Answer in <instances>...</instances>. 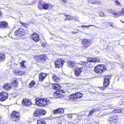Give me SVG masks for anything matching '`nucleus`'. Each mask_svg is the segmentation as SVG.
<instances>
[{
    "label": "nucleus",
    "instance_id": "obj_1",
    "mask_svg": "<svg viewBox=\"0 0 124 124\" xmlns=\"http://www.w3.org/2000/svg\"><path fill=\"white\" fill-rule=\"evenodd\" d=\"M20 117L19 113L16 111H13L11 115L10 118L13 121L18 122Z\"/></svg>",
    "mask_w": 124,
    "mask_h": 124
},
{
    "label": "nucleus",
    "instance_id": "obj_2",
    "mask_svg": "<svg viewBox=\"0 0 124 124\" xmlns=\"http://www.w3.org/2000/svg\"><path fill=\"white\" fill-rule=\"evenodd\" d=\"M25 30L22 28H20L14 32V35L17 37H20L24 35L25 34Z\"/></svg>",
    "mask_w": 124,
    "mask_h": 124
},
{
    "label": "nucleus",
    "instance_id": "obj_3",
    "mask_svg": "<svg viewBox=\"0 0 124 124\" xmlns=\"http://www.w3.org/2000/svg\"><path fill=\"white\" fill-rule=\"evenodd\" d=\"M47 59V57L46 55H40L37 57V62L41 63H45Z\"/></svg>",
    "mask_w": 124,
    "mask_h": 124
},
{
    "label": "nucleus",
    "instance_id": "obj_4",
    "mask_svg": "<svg viewBox=\"0 0 124 124\" xmlns=\"http://www.w3.org/2000/svg\"><path fill=\"white\" fill-rule=\"evenodd\" d=\"M38 6L39 9L40 10L43 9L46 10L49 8L48 4H44V2L41 0H39Z\"/></svg>",
    "mask_w": 124,
    "mask_h": 124
},
{
    "label": "nucleus",
    "instance_id": "obj_5",
    "mask_svg": "<svg viewBox=\"0 0 124 124\" xmlns=\"http://www.w3.org/2000/svg\"><path fill=\"white\" fill-rule=\"evenodd\" d=\"M46 111L44 109H38L35 111L33 115L35 116L38 117L46 114Z\"/></svg>",
    "mask_w": 124,
    "mask_h": 124
},
{
    "label": "nucleus",
    "instance_id": "obj_6",
    "mask_svg": "<svg viewBox=\"0 0 124 124\" xmlns=\"http://www.w3.org/2000/svg\"><path fill=\"white\" fill-rule=\"evenodd\" d=\"M65 61L64 60L58 59L55 62V64L56 68H59L62 67Z\"/></svg>",
    "mask_w": 124,
    "mask_h": 124
},
{
    "label": "nucleus",
    "instance_id": "obj_7",
    "mask_svg": "<svg viewBox=\"0 0 124 124\" xmlns=\"http://www.w3.org/2000/svg\"><path fill=\"white\" fill-rule=\"evenodd\" d=\"M111 77V75H108L106 76L104 78L103 86L107 87L109 85L110 83L109 80Z\"/></svg>",
    "mask_w": 124,
    "mask_h": 124
},
{
    "label": "nucleus",
    "instance_id": "obj_8",
    "mask_svg": "<svg viewBox=\"0 0 124 124\" xmlns=\"http://www.w3.org/2000/svg\"><path fill=\"white\" fill-rule=\"evenodd\" d=\"M82 43L83 45H85V49H86L91 44V41L90 39H85L82 40Z\"/></svg>",
    "mask_w": 124,
    "mask_h": 124
},
{
    "label": "nucleus",
    "instance_id": "obj_9",
    "mask_svg": "<svg viewBox=\"0 0 124 124\" xmlns=\"http://www.w3.org/2000/svg\"><path fill=\"white\" fill-rule=\"evenodd\" d=\"M8 94L4 92L0 93V100L3 101L6 100L8 98Z\"/></svg>",
    "mask_w": 124,
    "mask_h": 124
},
{
    "label": "nucleus",
    "instance_id": "obj_10",
    "mask_svg": "<svg viewBox=\"0 0 124 124\" xmlns=\"http://www.w3.org/2000/svg\"><path fill=\"white\" fill-rule=\"evenodd\" d=\"M83 70V68L82 67L79 68L77 67L76 69L74 71L75 76L77 77H79L80 75L81 74V72Z\"/></svg>",
    "mask_w": 124,
    "mask_h": 124
},
{
    "label": "nucleus",
    "instance_id": "obj_11",
    "mask_svg": "<svg viewBox=\"0 0 124 124\" xmlns=\"http://www.w3.org/2000/svg\"><path fill=\"white\" fill-rule=\"evenodd\" d=\"M118 119L117 116L113 115H111L110 116L108 121L110 122V123H112V122H118Z\"/></svg>",
    "mask_w": 124,
    "mask_h": 124
},
{
    "label": "nucleus",
    "instance_id": "obj_12",
    "mask_svg": "<svg viewBox=\"0 0 124 124\" xmlns=\"http://www.w3.org/2000/svg\"><path fill=\"white\" fill-rule=\"evenodd\" d=\"M22 104L23 105L28 106L31 105L32 103L30 100L25 99H23L22 101Z\"/></svg>",
    "mask_w": 124,
    "mask_h": 124
},
{
    "label": "nucleus",
    "instance_id": "obj_13",
    "mask_svg": "<svg viewBox=\"0 0 124 124\" xmlns=\"http://www.w3.org/2000/svg\"><path fill=\"white\" fill-rule=\"evenodd\" d=\"M31 37L32 39L36 42H38L39 40V36L35 33L32 34Z\"/></svg>",
    "mask_w": 124,
    "mask_h": 124
},
{
    "label": "nucleus",
    "instance_id": "obj_14",
    "mask_svg": "<svg viewBox=\"0 0 124 124\" xmlns=\"http://www.w3.org/2000/svg\"><path fill=\"white\" fill-rule=\"evenodd\" d=\"M53 94L54 96H56L55 97L56 98H62L65 96V95L63 94L62 93H60L59 91H56Z\"/></svg>",
    "mask_w": 124,
    "mask_h": 124
},
{
    "label": "nucleus",
    "instance_id": "obj_15",
    "mask_svg": "<svg viewBox=\"0 0 124 124\" xmlns=\"http://www.w3.org/2000/svg\"><path fill=\"white\" fill-rule=\"evenodd\" d=\"M8 24L7 22L5 21L0 22V28H8Z\"/></svg>",
    "mask_w": 124,
    "mask_h": 124
},
{
    "label": "nucleus",
    "instance_id": "obj_16",
    "mask_svg": "<svg viewBox=\"0 0 124 124\" xmlns=\"http://www.w3.org/2000/svg\"><path fill=\"white\" fill-rule=\"evenodd\" d=\"M36 103L38 106H43V99H42L39 98H37L35 99Z\"/></svg>",
    "mask_w": 124,
    "mask_h": 124
},
{
    "label": "nucleus",
    "instance_id": "obj_17",
    "mask_svg": "<svg viewBox=\"0 0 124 124\" xmlns=\"http://www.w3.org/2000/svg\"><path fill=\"white\" fill-rule=\"evenodd\" d=\"M64 112L63 109L62 108H58V109L54 110L53 113L54 114H58L59 113H62Z\"/></svg>",
    "mask_w": 124,
    "mask_h": 124
},
{
    "label": "nucleus",
    "instance_id": "obj_18",
    "mask_svg": "<svg viewBox=\"0 0 124 124\" xmlns=\"http://www.w3.org/2000/svg\"><path fill=\"white\" fill-rule=\"evenodd\" d=\"M87 59L88 62H99L100 61V60L99 59L95 58H92L90 57L88 58Z\"/></svg>",
    "mask_w": 124,
    "mask_h": 124
},
{
    "label": "nucleus",
    "instance_id": "obj_19",
    "mask_svg": "<svg viewBox=\"0 0 124 124\" xmlns=\"http://www.w3.org/2000/svg\"><path fill=\"white\" fill-rule=\"evenodd\" d=\"M46 76V74L42 73H40L39 75V80L40 81H43Z\"/></svg>",
    "mask_w": 124,
    "mask_h": 124
},
{
    "label": "nucleus",
    "instance_id": "obj_20",
    "mask_svg": "<svg viewBox=\"0 0 124 124\" xmlns=\"http://www.w3.org/2000/svg\"><path fill=\"white\" fill-rule=\"evenodd\" d=\"M98 67H100L99 70L101 72V73L102 72H104L106 70V68L105 65L103 64L101 65H98Z\"/></svg>",
    "mask_w": 124,
    "mask_h": 124
},
{
    "label": "nucleus",
    "instance_id": "obj_21",
    "mask_svg": "<svg viewBox=\"0 0 124 124\" xmlns=\"http://www.w3.org/2000/svg\"><path fill=\"white\" fill-rule=\"evenodd\" d=\"M11 87L10 85L8 83L5 84L3 86V88L7 91L10 90L11 88Z\"/></svg>",
    "mask_w": 124,
    "mask_h": 124
},
{
    "label": "nucleus",
    "instance_id": "obj_22",
    "mask_svg": "<svg viewBox=\"0 0 124 124\" xmlns=\"http://www.w3.org/2000/svg\"><path fill=\"white\" fill-rule=\"evenodd\" d=\"M88 1L90 3L96 5L100 4L101 3L100 1L96 0H89Z\"/></svg>",
    "mask_w": 124,
    "mask_h": 124
},
{
    "label": "nucleus",
    "instance_id": "obj_23",
    "mask_svg": "<svg viewBox=\"0 0 124 124\" xmlns=\"http://www.w3.org/2000/svg\"><path fill=\"white\" fill-rule=\"evenodd\" d=\"M43 106H45L46 105L49 104L50 102V101L48 100H47L45 99H43Z\"/></svg>",
    "mask_w": 124,
    "mask_h": 124
},
{
    "label": "nucleus",
    "instance_id": "obj_24",
    "mask_svg": "<svg viewBox=\"0 0 124 124\" xmlns=\"http://www.w3.org/2000/svg\"><path fill=\"white\" fill-rule=\"evenodd\" d=\"M61 88V86L58 84H55L53 85L52 88L56 90H58Z\"/></svg>",
    "mask_w": 124,
    "mask_h": 124
},
{
    "label": "nucleus",
    "instance_id": "obj_25",
    "mask_svg": "<svg viewBox=\"0 0 124 124\" xmlns=\"http://www.w3.org/2000/svg\"><path fill=\"white\" fill-rule=\"evenodd\" d=\"M75 64V63L71 61H70L68 62V66L70 67H73Z\"/></svg>",
    "mask_w": 124,
    "mask_h": 124
},
{
    "label": "nucleus",
    "instance_id": "obj_26",
    "mask_svg": "<svg viewBox=\"0 0 124 124\" xmlns=\"http://www.w3.org/2000/svg\"><path fill=\"white\" fill-rule=\"evenodd\" d=\"M5 59V55L4 54H0V62L4 61Z\"/></svg>",
    "mask_w": 124,
    "mask_h": 124
},
{
    "label": "nucleus",
    "instance_id": "obj_27",
    "mask_svg": "<svg viewBox=\"0 0 124 124\" xmlns=\"http://www.w3.org/2000/svg\"><path fill=\"white\" fill-rule=\"evenodd\" d=\"M96 111V110H95V108H93V109H92V110H91L89 112V114L87 115V116H91L92 115V114H93L94 112H95ZM86 113H85V115H87L86 114Z\"/></svg>",
    "mask_w": 124,
    "mask_h": 124
},
{
    "label": "nucleus",
    "instance_id": "obj_28",
    "mask_svg": "<svg viewBox=\"0 0 124 124\" xmlns=\"http://www.w3.org/2000/svg\"><path fill=\"white\" fill-rule=\"evenodd\" d=\"M99 68L100 67H98V66H97L95 68L94 71L96 73H98L99 74H101V72L100 71V70H99Z\"/></svg>",
    "mask_w": 124,
    "mask_h": 124
},
{
    "label": "nucleus",
    "instance_id": "obj_29",
    "mask_svg": "<svg viewBox=\"0 0 124 124\" xmlns=\"http://www.w3.org/2000/svg\"><path fill=\"white\" fill-rule=\"evenodd\" d=\"M75 94L76 95V97H77V99H79L82 97L83 96L82 94L80 93H77Z\"/></svg>",
    "mask_w": 124,
    "mask_h": 124
},
{
    "label": "nucleus",
    "instance_id": "obj_30",
    "mask_svg": "<svg viewBox=\"0 0 124 124\" xmlns=\"http://www.w3.org/2000/svg\"><path fill=\"white\" fill-rule=\"evenodd\" d=\"M12 84L13 86L14 87L16 88L18 86L17 81L16 80H14L12 82Z\"/></svg>",
    "mask_w": 124,
    "mask_h": 124
},
{
    "label": "nucleus",
    "instance_id": "obj_31",
    "mask_svg": "<svg viewBox=\"0 0 124 124\" xmlns=\"http://www.w3.org/2000/svg\"><path fill=\"white\" fill-rule=\"evenodd\" d=\"M37 124H46V123L44 120H39L37 121Z\"/></svg>",
    "mask_w": 124,
    "mask_h": 124
},
{
    "label": "nucleus",
    "instance_id": "obj_32",
    "mask_svg": "<svg viewBox=\"0 0 124 124\" xmlns=\"http://www.w3.org/2000/svg\"><path fill=\"white\" fill-rule=\"evenodd\" d=\"M76 97L75 94H74L71 95L69 96V98L70 100H74L77 99V97Z\"/></svg>",
    "mask_w": 124,
    "mask_h": 124
},
{
    "label": "nucleus",
    "instance_id": "obj_33",
    "mask_svg": "<svg viewBox=\"0 0 124 124\" xmlns=\"http://www.w3.org/2000/svg\"><path fill=\"white\" fill-rule=\"evenodd\" d=\"M121 13H120L119 12H117L116 13L115 12V14H114L113 16V17H116L118 18V17L120 16L121 15Z\"/></svg>",
    "mask_w": 124,
    "mask_h": 124
},
{
    "label": "nucleus",
    "instance_id": "obj_34",
    "mask_svg": "<svg viewBox=\"0 0 124 124\" xmlns=\"http://www.w3.org/2000/svg\"><path fill=\"white\" fill-rule=\"evenodd\" d=\"M98 14H99V16H103L104 17H105L106 16V14L102 12L101 11L99 12H98Z\"/></svg>",
    "mask_w": 124,
    "mask_h": 124
},
{
    "label": "nucleus",
    "instance_id": "obj_35",
    "mask_svg": "<svg viewBox=\"0 0 124 124\" xmlns=\"http://www.w3.org/2000/svg\"><path fill=\"white\" fill-rule=\"evenodd\" d=\"M35 82L33 81H32L31 83L29 85V87L30 88H31L32 87L34 86L35 84Z\"/></svg>",
    "mask_w": 124,
    "mask_h": 124
},
{
    "label": "nucleus",
    "instance_id": "obj_36",
    "mask_svg": "<svg viewBox=\"0 0 124 124\" xmlns=\"http://www.w3.org/2000/svg\"><path fill=\"white\" fill-rule=\"evenodd\" d=\"M107 11L108 13L110 14H112L113 15L114 14H115V11L111 9H108L107 10Z\"/></svg>",
    "mask_w": 124,
    "mask_h": 124
},
{
    "label": "nucleus",
    "instance_id": "obj_37",
    "mask_svg": "<svg viewBox=\"0 0 124 124\" xmlns=\"http://www.w3.org/2000/svg\"><path fill=\"white\" fill-rule=\"evenodd\" d=\"M121 111V110L119 109H115L114 110L113 113H119Z\"/></svg>",
    "mask_w": 124,
    "mask_h": 124
},
{
    "label": "nucleus",
    "instance_id": "obj_38",
    "mask_svg": "<svg viewBox=\"0 0 124 124\" xmlns=\"http://www.w3.org/2000/svg\"><path fill=\"white\" fill-rule=\"evenodd\" d=\"M65 17H66L67 18V19H69V20H70L72 19H74L73 18H72V17L71 16H69L66 15H65Z\"/></svg>",
    "mask_w": 124,
    "mask_h": 124
},
{
    "label": "nucleus",
    "instance_id": "obj_39",
    "mask_svg": "<svg viewBox=\"0 0 124 124\" xmlns=\"http://www.w3.org/2000/svg\"><path fill=\"white\" fill-rule=\"evenodd\" d=\"M25 62L24 61H22L20 63L21 67L23 66L24 67H25V66L24 65V63Z\"/></svg>",
    "mask_w": 124,
    "mask_h": 124
},
{
    "label": "nucleus",
    "instance_id": "obj_40",
    "mask_svg": "<svg viewBox=\"0 0 124 124\" xmlns=\"http://www.w3.org/2000/svg\"><path fill=\"white\" fill-rule=\"evenodd\" d=\"M115 4L119 6H121L120 3L117 0H116L115 1Z\"/></svg>",
    "mask_w": 124,
    "mask_h": 124
},
{
    "label": "nucleus",
    "instance_id": "obj_41",
    "mask_svg": "<svg viewBox=\"0 0 124 124\" xmlns=\"http://www.w3.org/2000/svg\"><path fill=\"white\" fill-rule=\"evenodd\" d=\"M53 79L56 82L58 80L56 77L55 76H54L53 77Z\"/></svg>",
    "mask_w": 124,
    "mask_h": 124
},
{
    "label": "nucleus",
    "instance_id": "obj_42",
    "mask_svg": "<svg viewBox=\"0 0 124 124\" xmlns=\"http://www.w3.org/2000/svg\"><path fill=\"white\" fill-rule=\"evenodd\" d=\"M20 23L22 25H23L25 27H26L27 26V24L25 23H22L21 22H20Z\"/></svg>",
    "mask_w": 124,
    "mask_h": 124
},
{
    "label": "nucleus",
    "instance_id": "obj_43",
    "mask_svg": "<svg viewBox=\"0 0 124 124\" xmlns=\"http://www.w3.org/2000/svg\"><path fill=\"white\" fill-rule=\"evenodd\" d=\"M119 12L120 13H121V15H122V14H124V8H122L121 11Z\"/></svg>",
    "mask_w": 124,
    "mask_h": 124
},
{
    "label": "nucleus",
    "instance_id": "obj_44",
    "mask_svg": "<svg viewBox=\"0 0 124 124\" xmlns=\"http://www.w3.org/2000/svg\"><path fill=\"white\" fill-rule=\"evenodd\" d=\"M72 114H69L68 115L67 117L70 118H72Z\"/></svg>",
    "mask_w": 124,
    "mask_h": 124
},
{
    "label": "nucleus",
    "instance_id": "obj_45",
    "mask_svg": "<svg viewBox=\"0 0 124 124\" xmlns=\"http://www.w3.org/2000/svg\"><path fill=\"white\" fill-rule=\"evenodd\" d=\"M48 4L49 5V8H51L53 7L54 6L53 5L50 4Z\"/></svg>",
    "mask_w": 124,
    "mask_h": 124
},
{
    "label": "nucleus",
    "instance_id": "obj_46",
    "mask_svg": "<svg viewBox=\"0 0 124 124\" xmlns=\"http://www.w3.org/2000/svg\"><path fill=\"white\" fill-rule=\"evenodd\" d=\"M92 26L96 27L94 25H87L86 27L88 28V27H90Z\"/></svg>",
    "mask_w": 124,
    "mask_h": 124
},
{
    "label": "nucleus",
    "instance_id": "obj_47",
    "mask_svg": "<svg viewBox=\"0 0 124 124\" xmlns=\"http://www.w3.org/2000/svg\"><path fill=\"white\" fill-rule=\"evenodd\" d=\"M87 62H83L81 64H83V65H85V64H87Z\"/></svg>",
    "mask_w": 124,
    "mask_h": 124
},
{
    "label": "nucleus",
    "instance_id": "obj_48",
    "mask_svg": "<svg viewBox=\"0 0 124 124\" xmlns=\"http://www.w3.org/2000/svg\"><path fill=\"white\" fill-rule=\"evenodd\" d=\"M61 1L63 2V3H66L67 1V0H61Z\"/></svg>",
    "mask_w": 124,
    "mask_h": 124
},
{
    "label": "nucleus",
    "instance_id": "obj_49",
    "mask_svg": "<svg viewBox=\"0 0 124 124\" xmlns=\"http://www.w3.org/2000/svg\"><path fill=\"white\" fill-rule=\"evenodd\" d=\"M121 68L122 69L124 70V64L123 65H121Z\"/></svg>",
    "mask_w": 124,
    "mask_h": 124
},
{
    "label": "nucleus",
    "instance_id": "obj_50",
    "mask_svg": "<svg viewBox=\"0 0 124 124\" xmlns=\"http://www.w3.org/2000/svg\"><path fill=\"white\" fill-rule=\"evenodd\" d=\"M20 72L19 71H17V72H16V73H18V75H20Z\"/></svg>",
    "mask_w": 124,
    "mask_h": 124
},
{
    "label": "nucleus",
    "instance_id": "obj_51",
    "mask_svg": "<svg viewBox=\"0 0 124 124\" xmlns=\"http://www.w3.org/2000/svg\"><path fill=\"white\" fill-rule=\"evenodd\" d=\"M112 26L113 27V28H115V29H116V28H117L116 26Z\"/></svg>",
    "mask_w": 124,
    "mask_h": 124
},
{
    "label": "nucleus",
    "instance_id": "obj_52",
    "mask_svg": "<svg viewBox=\"0 0 124 124\" xmlns=\"http://www.w3.org/2000/svg\"><path fill=\"white\" fill-rule=\"evenodd\" d=\"M2 13L0 11V17L2 15Z\"/></svg>",
    "mask_w": 124,
    "mask_h": 124
},
{
    "label": "nucleus",
    "instance_id": "obj_53",
    "mask_svg": "<svg viewBox=\"0 0 124 124\" xmlns=\"http://www.w3.org/2000/svg\"><path fill=\"white\" fill-rule=\"evenodd\" d=\"M84 26H85V25H82L81 26V27H82L85 28Z\"/></svg>",
    "mask_w": 124,
    "mask_h": 124
},
{
    "label": "nucleus",
    "instance_id": "obj_54",
    "mask_svg": "<svg viewBox=\"0 0 124 124\" xmlns=\"http://www.w3.org/2000/svg\"><path fill=\"white\" fill-rule=\"evenodd\" d=\"M31 5V4H30L29 3H28V4H24V5Z\"/></svg>",
    "mask_w": 124,
    "mask_h": 124
},
{
    "label": "nucleus",
    "instance_id": "obj_55",
    "mask_svg": "<svg viewBox=\"0 0 124 124\" xmlns=\"http://www.w3.org/2000/svg\"><path fill=\"white\" fill-rule=\"evenodd\" d=\"M73 33L74 34H76V32H75V31H74V32H73Z\"/></svg>",
    "mask_w": 124,
    "mask_h": 124
},
{
    "label": "nucleus",
    "instance_id": "obj_56",
    "mask_svg": "<svg viewBox=\"0 0 124 124\" xmlns=\"http://www.w3.org/2000/svg\"><path fill=\"white\" fill-rule=\"evenodd\" d=\"M121 22H122L123 23H124V22H123V21H122V20H121Z\"/></svg>",
    "mask_w": 124,
    "mask_h": 124
},
{
    "label": "nucleus",
    "instance_id": "obj_57",
    "mask_svg": "<svg viewBox=\"0 0 124 124\" xmlns=\"http://www.w3.org/2000/svg\"><path fill=\"white\" fill-rule=\"evenodd\" d=\"M84 27H87V26H85H85H84Z\"/></svg>",
    "mask_w": 124,
    "mask_h": 124
},
{
    "label": "nucleus",
    "instance_id": "obj_58",
    "mask_svg": "<svg viewBox=\"0 0 124 124\" xmlns=\"http://www.w3.org/2000/svg\"><path fill=\"white\" fill-rule=\"evenodd\" d=\"M1 118V117H0V119Z\"/></svg>",
    "mask_w": 124,
    "mask_h": 124
},
{
    "label": "nucleus",
    "instance_id": "obj_59",
    "mask_svg": "<svg viewBox=\"0 0 124 124\" xmlns=\"http://www.w3.org/2000/svg\"><path fill=\"white\" fill-rule=\"evenodd\" d=\"M51 33V34H52V33Z\"/></svg>",
    "mask_w": 124,
    "mask_h": 124
}]
</instances>
